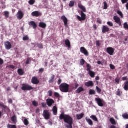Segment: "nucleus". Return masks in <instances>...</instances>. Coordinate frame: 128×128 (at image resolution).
Wrapping results in <instances>:
<instances>
[{
    "instance_id": "864d4df0",
    "label": "nucleus",
    "mask_w": 128,
    "mask_h": 128,
    "mask_svg": "<svg viewBox=\"0 0 128 128\" xmlns=\"http://www.w3.org/2000/svg\"><path fill=\"white\" fill-rule=\"evenodd\" d=\"M115 82L117 84H119V83L120 82V78H116L115 79Z\"/></svg>"
},
{
    "instance_id": "412c9836",
    "label": "nucleus",
    "mask_w": 128,
    "mask_h": 128,
    "mask_svg": "<svg viewBox=\"0 0 128 128\" xmlns=\"http://www.w3.org/2000/svg\"><path fill=\"white\" fill-rule=\"evenodd\" d=\"M38 26L42 28H46V24L44 22H40Z\"/></svg>"
},
{
    "instance_id": "9d476101",
    "label": "nucleus",
    "mask_w": 128,
    "mask_h": 128,
    "mask_svg": "<svg viewBox=\"0 0 128 128\" xmlns=\"http://www.w3.org/2000/svg\"><path fill=\"white\" fill-rule=\"evenodd\" d=\"M95 100L96 102H97L98 105L100 107H102L104 106L103 101L100 98H96Z\"/></svg>"
},
{
    "instance_id": "f704fd0d",
    "label": "nucleus",
    "mask_w": 128,
    "mask_h": 128,
    "mask_svg": "<svg viewBox=\"0 0 128 128\" xmlns=\"http://www.w3.org/2000/svg\"><path fill=\"white\" fill-rule=\"evenodd\" d=\"M90 118H91L93 120L98 122V118L96 116L94 115H92L91 116H90Z\"/></svg>"
},
{
    "instance_id": "6ab92c4d",
    "label": "nucleus",
    "mask_w": 128,
    "mask_h": 128,
    "mask_svg": "<svg viewBox=\"0 0 128 128\" xmlns=\"http://www.w3.org/2000/svg\"><path fill=\"white\" fill-rule=\"evenodd\" d=\"M78 8H79L81 10H82V11L84 12H86V8L82 6V4H80V3L78 4Z\"/></svg>"
},
{
    "instance_id": "58836bf2",
    "label": "nucleus",
    "mask_w": 128,
    "mask_h": 128,
    "mask_svg": "<svg viewBox=\"0 0 128 128\" xmlns=\"http://www.w3.org/2000/svg\"><path fill=\"white\" fill-rule=\"evenodd\" d=\"M96 92L94 91V90H92V89H90L89 90V94L90 95H92V94H95Z\"/></svg>"
},
{
    "instance_id": "6e6d98bb",
    "label": "nucleus",
    "mask_w": 128,
    "mask_h": 128,
    "mask_svg": "<svg viewBox=\"0 0 128 128\" xmlns=\"http://www.w3.org/2000/svg\"><path fill=\"white\" fill-rule=\"evenodd\" d=\"M96 46H100V41L99 40L96 41Z\"/></svg>"
},
{
    "instance_id": "7ed1b4c3",
    "label": "nucleus",
    "mask_w": 128,
    "mask_h": 128,
    "mask_svg": "<svg viewBox=\"0 0 128 128\" xmlns=\"http://www.w3.org/2000/svg\"><path fill=\"white\" fill-rule=\"evenodd\" d=\"M21 90H34V88L28 84H22Z\"/></svg>"
},
{
    "instance_id": "a18cd8bd",
    "label": "nucleus",
    "mask_w": 128,
    "mask_h": 128,
    "mask_svg": "<svg viewBox=\"0 0 128 128\" xmlns=\"http://www.w3.org/2000/svg\"><path fill=\"white\" fill-rule=\"evenodd\" d=\"M117 14H118V15L121 16V18H123V14H122L121 11L117 10Z\"/></svg>"
},
{
    "instance_id": "423d86ee",
    "label": "nucleus",
    "mask_w": 128,
    "mask_h": 128,
    "mask_svg": "<svg viewBox=\"0 0 128 128\" xmlns=\"http://www.w3.org/2000/svg\"><path fill=\"white\" fill-rule=\"evenodd\" d=\"M113 19L115 22L118 24L120 26H122L120 18L118 17L117 16H114Z\"/></svg>"
},
{
    "instance_id": "ddd939ff",
    "label": "nucleus",
    "mask_w": 128,
    "mask_h": 128,
    "mask_svg": "<svg viewBox=\"0 0 128 128\" xmlns=\"http://www.w3.org/2000/svg\"><path fill=\"white\" fill-rule=\"evenodd\" d=\"M60 19H62L63 22H64V26L66 28H67L68 26V20L66 17L65 16H62V17H60Z\"/></svg>"
},
{
    "instance_id": "c9c22d12",
    "label": "nucleus",
    "mask_w": 128,
    "mask_h": 128,
    "mask_svg": "<svg viewBox=\"0 0 128 128\" xmlns=\"http://www.w3.org/2000/svg\"><path fill=\"white\" fill-rule=\"evenodd\" d=\"M31 61H32V59L30 58H28L26 62H25V64H30L31 63Z\"/></svg>"
},
{
    "instance_id": "e2e57ef3",
    "label": "nucleus",
    "mask_w": 128,
    "mask_h": 128,
    "mask_svg": "<svg viewBox=\"0 0 128 128\" xmlns=\"http://www.w3.org/2000/svg\"><path fill=\"white\" fill-rule=\"evenodd\" d=\"M79 84H78L76 82L74 83V88L76 89L78 87Z\"/></svg>"
},
{
    "instance_id": "1a4fd4ad",
    "label": "nucleus",
    "mask_w": 128,
    "mask_h": 128,
    "mask_svg": "<svg viewBox=\"0 0 128 128\" xmlns=\"http://www.w3.org/2000/svg\"><path fill=\"white\" fill-rule=\"evenodd\" d=\"M80 52L81 53L84 54L86 56H88V52L84 47H80Z\"/></svg>"
},
{
    "instance_id": "f03ea898",
    "label": "nucleus",
    "mask_w": 128,
    "mask_h": 128,
    "mask_svg": "<svg viewBox=\"0 0 128 128\" xmlns=\"http://www.w3.org/2000/svg\"><path fill=\"white\" fill-rule=\"evenodd\" d=\"M59 88L62 92L67 93L70 90V85L66 82H63L62 84H60Z\"/></svg>"
},
{
    "instance_id": "9b49d317",
    "label": "nucleus",
    "mask_w": 128,
    "mask_h": 128,
    "mask_svg": "<svg viewBox=\"0 0 128 128\" xmlns=\"http://www.w3.org/2000/svg\"><path fill=\"white\" fill-rule=\"evenodd\" d=\"M110 32V28L107 26L103 25L102 28V33L106 34V32Z\"/></svg>"
},
{
    "instance_id": "f257e3e1",
    "label": "nucleus",
    "mask_w": 128,
    "mask_h": 128,
    "mask_svg": "<svg viewBox=\"0 0 128 128\" xmlns=\"http://www.w3.org/2000/svg\"><path fill=\"white\" fill-rule=\"evenodd\" d=\"M59 118L60 120H64L65 123H67L68 124L65 125L66 128H72L73 124V119L70 115L64 114V112H62L60 114L59 116Z\"/></svg>"
},
{
    "instance_id": "6e6552de",
    "label": "nucleus",
    "mask_w": 128,
    "mask_h": 128,
    "mask_svg": "<svg viewBox=\"0 0 128 128\" xmlns=\"http://www.w3.org/2000/svg\"><path fill=\"white\" fill-rule=\"evenodd\" d=\"M31 83L34 84H38L40 83V80H38L36 76H32L31 79Z\"/></svg>"
},
{
    "instance_id": "72a5a7b5",
    "label": "nucleus",
    "mask_w": 128,
    "mask_h": 128,
    "mask_svg": "<svg viewBox=\"0 0 128 128\" xmlns=\"http://www.w3.org/2000/svg\"><path fill=\"white\" fill-rule=\"evenodd\" d=\"M7 128H16V125L8 124Z\"/></svg>"
},
{
    "instance_id": "a878e982",
    "label": "nucleus",
    "mask_w": 128,
    "mask_h": 128,
    "mask_svg": "<svg viewBox=\"0 0 128 128\" xmlns=\"http://www.w3.org/2000/svg\"><path fill=\"white\" fill-rule=\"evenodd\" d=\"M86 121L87 123H88L90 126H92L93 123H92V121L91 120V119L86 118Z\"/></svg>"
},
{
    "instance_id": "c756f323",
    "label": "nucleus",
    "mask_w": 128,
    "mask_h": 128,
    "mask_svg": "<svg viewBox=\"0 0 128 128\" xmlns=\"http://www.w3.org/2000/svg\"><path fill=\"white\" fill-rule=\"evenodd\" d=\"M84 116V114H76V118L78 120H81Z\"/></svg>"
},
{
    "instance_id": "052dcab7",
    "label": "nucleus",
    "mask_w": 128,
    "mask_h": 128,
    "mask_svg": "<svg viewBox=\"0 0 128 128\" xmlns=\"http://www.w3.org/2000/svg\"><path fill=\"white\" fill-rule=\"evenodd\" d=\"M6 68L14 69L15 68V66L14 65H9L7 66Z\"/></svg>"
},
{
    "instance_id": "2f4dec72",
    "label": "nucleus",
    "mask_w": 128,
    "mask_h": 128,
    "mask_svg": "<svg viewBox=\"0 0 128 128\" xmlns=\"http://www.w3.org/2000/svg\"><path fill=\"white\" fill-rule=\"evenodd\" d=\"M110 121L111 124H112L113 125H116V120L114 118H110Z\"/></svg>"
},
{
    "instance_id": "de8ad7c7",
    "label": "nucleus",
    "mask_w": 128,
    "mask_h": 128,
    "mask_svg": "<svg viewBox=\"0 0 128 128\" xmlns=\"http://www.w3.org/2000/svg\"><path fill=\"white\" fill-rule=\"evenodd\" d=\"M32 106H37L38 104L36 101L34 100L32 102Z\"/></svg>"
},
{
    "instance_id": "cd10ccee",
    "label": "nucleus",
    "mask_w": 128,
    "mask_h": 128,
    "mask_svg": "<svg viewBox=\"0 0 128 128\" xmlns=\"http://www.w3.org/2000/svg\"><path fill=\"white\" fill-rule=\"evenodd\" d=\"M55 78V76L54 74H52V76H51L50 78V80H48V82L51 84L54 81Z\"/></svg>"
},
{
    "instance_id": "c85d7f7f",
    "label": "nucleus",
    "mask_w": 128,
    "mask_h": 128,
    "mask_svg": "<svg viewBox=\"0 0 128 128\" xmlns=\"http://www.w3.org/2000/svg\"><path fill=\"white\" fill-rule=\"evenodd\" d=\"M4 16H5L6 18H8L10 17V12L8 11H4Z\"/></svg>"
},
{
    "instance_id": "3c124183",
    "label": "nucleus",
    "mask_w": 128,
    "mask_h": 128,
    "mask_svg": "<svg viewBox=\"0 0 128 128\" xmlns=\"http://www.w3.org/2000/svg\"><path fill=\"white\" fill-rule=\"evenodd\" d=\"M48 96H52V90H50L48 92Z\"/></svg>"
},
{
    "instance_id": "79ce46f5",
    "label": "nucleus",
    "mask_w": 128,
    "mask_h": 128,
    "mask_svg": "<svg viewBox=\"0 0 128 128\" xmlns=\"http://www.w3.org/2000/svg\"><path fill=\"white\" fill-rule=\"evenodd\" d=\"M122 116L123 118H124L126 120L128 119V114H127L126 113L122 114Z\"/></svg>"
},
{
    "instance_id": "bf43d9fd",
    "label": "nucleus",
    "mask_w": 128,
    "mask_h": 128,
    "mask_svg": "<svg viewBox=\"0 0 128 128\" xmlns=\"http://www.w3.org/2000/svg\"><path fill=\"white\" fill-rule=\"evenodd\" d=\"M107 24L110 26H113V23L112 22H108Z\"/></svg>"
},
{
    "instance_id": "774afa93",
    "label": "nucleus",
    "mask_w": 128,
    "mask_h": 128,
    "mask_svg": "<svg viewBox=\"0 0 128 128\" xmlns=\"http://www.w3.org/2000/svg\"><path fill=\"white\" fill-rule=\"evenodd\" d=\"M97 22L101 24H102V21L99 18H98L97 20Z\"/></svg>"
},
{
    "instance_id": "bb28decb",
    "label": "nucleus",
    "mask_w": 128,
    "mask_h": 128,
    "mask_svg": "<svg viewBox=\"0 0 128 128\" xmlns=\"http://www.w3.org/2000/svg\"><path fill=\"white\" fill-rule=\"evenodd\" d=\"M18 73L20 76H22L24 74V72L22 69L19 68L18 70Z\"/></svg>"
},
{
    "instance_id": "13d9d810",
    "label": "nucleus",
    "mask_w": 128,
    "mask_h": 128,
    "mask_svg": "<svg viewBox=\"0 0 128 128\" xmlns=\"http://www.w3.org/2000/svg\"><path fill=\"white\" fill-rule=\"evenodd\" d=\"M29 40V38L28 36H25L23 37V40L24 41H27Z\"/></svg>"
},
{
    "instance_id": "f3484780",
    "label": "nucleus",
    "mask_w": 128,
    "mask_h": 128,
    "mask_svg": "<svg viewBox=\"0 0 128 128\" xmlns=\"http://www.w3.org/2000/svg\"><path fill=\"white\" fill-rule=\"evenodd\" d=\"M94 85V82L91 80H89L85 83V86L87 87H92Z\"/></svg>"
},
{
    "instance_id": "5fc2aeb1",
    "label": "nucleus",
    "mask_w": 128,
    "mask_h": 128,
    "mask_svg": "<svg viewBox=\"0 0 128 128\" xmlns=\"http://www.w3.org/2000/svg\"><path fill=\"white\" fill-rule=\"evenodd\" d=\"M122 80L123 81H124V80L128 81V76H123V77H122Z\"/></svg>"
},
{
    "instance_id": "4c0bfd02",
    "label": "nucleus",
    "mask_w": 128,
    "mask_h": 128,
    "mask_svg": "<svg viewBox=\"0 0 128 128\" xmlns=\"http://www.w3.org/2000/svg\"><path fill=\"white\" fill-rule=\"evenodd\" d=\"M107 8H108V4H107V2H104V10H106L107 9Z\"/></svg>"
},
{
    "instance_id": "680f3d73",
    "label": "nucleus",
    "mask_w": 128,
    "mask_h": 128,
    "mask_svg": "<svg viewBox=\"0 0 128 128\" xmlns=\"http://www.w3.org/2000/svg\"><path fill=\"white\" fill-rule=\"evenodd\" d=\"M38 46L39 48H43V45L42 44H38Z\"/></svg>"
},
{
    "instance_id": "603ef678",
    "label": "nucleus",
    "mask_w": 128,
    "mask_h": 128,
    "mask_svg": "<svg viewBox=\"0 0 128 128\" xmlns=\"http://www.w3.org/2000/svg\"><path fill=\"white\" fill-rule=\"evenodd\" d=\"M54 96L56 98H58L60 97V94L58 92H54Z\"/></svg>"
},
{
    "instance_id": "e433bc0d",
    "label": "nucleus",
    "mask_w": 128,
    "mask_h": 128,
    "mask_svg": "<svg viewBox=\"0 0 128 128\" xmlns=\"http://www.w3.org/2000/svg\"><path fill=\"white\" fill-rule=\"evenodd\" d=\"M122 93V92L120 91V89H117V91L116 92V96H120Z\"/></svg>"
},
{
    "instance_id": "a211bd4d",
    "label": "nucleus",
    "mask_w": 128,
    "mask_h": 128,
    "mask_svg": "<svg viewBox=\"0 0 128 128\" xmlns=\"http://www.w3.org/2000/svg\"><path fill=\"white\" fill-rule=\"evenodd\" d=\"M28 24L30 26H32L33 28H34V29L36 28H37L36 24L34 21H30V22H29V23Z\"/></svg>"
},
{
    "instance_id": "c03bdc74",
    "label": "nucleus",
    "mask_w": 128,
    "mask_h": 128,
    "mask_svg": "<svg viewBox=\"0 0 128 128\" xmlns=\"http://www.w3.org/2000/svg\"><path fill=\"white\" fill-rule=\"evenodd\" d=\"M86 62V61L84 60V59L82 58V59H80V64L81 66H83L84 64Z\"/></svg>"
},
{
    "instance_id": "a19ab883",
    "label": "nucleus",
    "mask_w": 128,
    "mask_h": 128,
    "mask_svg": "<svg viewBox=\"0 0 128 128\" xmlns=\"http://www.w3.org/2000/svg\"><path fill=\"white\" fill-rule=\"evenodd\" d=\"M123 28H124L128 30V24L126 22H125L124 23V24H123Z\"/></svg>"
},
{
    "instance_id": "37998d69",
    "label": "nucleus",
    "mask_w": 128,
    "mask_h": 128,
    "mask_svg": "<svg viewBox=\"0 0 128 128\" xmlns=\"http://www.w3.org/2000/svg\"><path fill=\"white\" fill-rule=\"evenodd\" d=\"M24 123L25 126H28L29 124L28 119L24 118Z\"/></svg>"
},
{
    "instance_id": "7c9ffc66",
    "label": "nucleus",
    "mask_w": 128,
    "mask_h": 128,
    "mask_svg": "<svg viewBox=\"0 0 128 128\" xmlns=\"http://www.w3.org/2000/svg\"><path fill=\"white\" fill-rule=\"evenodd\" d=\"M0 106L2 108H5L6 110H8V107L5 106L3 102H0Z\"/></svg>"
},
{
    "instance_id": "0eeeda50",
    "label": "nucleus",
    "mask_w": 128,
    "mask_h": 128,
    "mask_svg": "<svg viewBox=\"0 0 128 128\" xmlns=\"http://www.w3.org/2000/svg\"><path fill=\"white\" fill-rule=\"evenodd\" d=\"M106 52L110 56H112L114 52V48L112 47H108L106 48Z\"/></svg>"
},
{
    "instance_id": "473e14b6",
    "label": "nucleus",
    "mask_w": 128,
    "mask_h": 128,
    "mask_svg": "<svg viewBox=\"0 0 128 128\" xmlns=\"http://www.w3.org/2000/svg\"><path fill=\"white\" fill-rule=\"evenodd\" d=\"M88 73H89L90 76H91V78H94V76H95L94 72L92 70V71L88 72Z\"/></svg>"
},
{
    "instance_id": "338daca9",
    "label": "nucleus",
    "mask_w": 128,
    "mask_h": 128,
    "mask_svg": "<svg viewBox=\"0 0 128 128\" xmlns=\"http://www.w3.org/2000/svg\"><path fill=\"white\" fill-rule=\"evenodd\" d=\"M128 2V0H122V3L124 4Z\"/></svg>"
},
{
    "instance_id": "4d7b16f0",
    "label": "nucleus",
    "mask_w": 128,
    "mask_h": 128,
    "mask_svg": "<svg viewBox=\"0 0 128 128\" xmlns=\"http://www.w3.org/2000/svg\"><path fill=\"white\" fill-rule=\"evenodd\" d=\"M110 67L111 70H113L115 69V66L112 64H110Z\"/></svg>"
},
{
    "instance_id": "4be33fe9",
    "label": "nucleus",
    "mask_w": 128,
    "mask_h": 128,
    "mask_svg": "<svg viewBox=\"0 0 128 128\" xmlns=\"http://www.w3.org/2000/svg\"><path fill=\"white\" fill-rule=\"evenodd\" d=\"M123 88L124 90H128V81H126L124 82V86H123Z\"/></svg>"
},
{
    "instance_id": "0e129e2a",
    "label": "nucleus",
    "mask_w": 128,
    "mask_h": 128,
    "mask_svg": "<svg viewBox=\"0 0 128 128\" xmlns=\"http://www.w3.org/2000/svg\"><path fill=\"white\" fill-rule=\"evenodd\" d=\"M4 64V60H2L1 58H0V65H2Z\"/></svg>"
},
{
    "instance_id": "aec40b11",
    "label": "nucleus",
    "mask_w": 128,
    "mask_h": 128,
    "mask_svg": "<svg viewBox=\"0 0 128 128\" xmlns=\"http://www.w3.org/2000/svg\"><path fill=\"white\" fill-rule=\"evenodd\" d=\"M52 110L53 112L54 115L56 116L58 114V107L54 106Z\"/></svg>"
},
{
    "instance_id": "ea45409f",
    "label": "nucleus",
    "mask_w": 128,
    "mask_h": 128,
    "mask_svg": "<svg viewBox=\"0 0 128 128\" xmlns=\"http://www.w3.org/2000/svg\"><path fill=\"white\" fill-rule=\"evenodd\" d=\"M86 68H87V69H86V70L87 71H92L91 70V68H92V66H90V64H86Z\"/></svg>"
},
{
    "instance_id": "8fccbe9b",
    "label": "nucleus",
    "mask_w": 128,
    "mask_h": 128,
    "mask_svg": "<svg viewBox=\"0 0 128 128\" xmlns=\"http://www.w3.org/2000/svg\"><path fill=\"white\" fill-rule=\"evenodd\" d=\"M34 2H35L34 0H30L29 2H28V3L30 5L34 4Z\"/></svg>"
},
{
    "instance_id": "2eb2a0df",
    "label": "nucleus",
    "mask_w": 128,
    "mask_h": 128,
    "mask_svg": "<svg viewBox=\"0 0 128 128\" xmlns=\"http://www.w3.org/2000/svg\"><path fill=\"white\" fill-rule=\"evenodd\" d=\"M5 48L7 50H10L12 48V44L8 41L4 42Z\"/></svg>"
},
{
    "instance_id": "b1692460",
    "label": "nucleus",
    "mask_w": 128,
    "mask_h": 128,
    "mask_svg": "<svg viewBox=\"0 0 128 128\" xmlns=\"http://www.w3.org/2000/svg\"><path fill=\"white\" fill-rule=\"evenodd\" d=\"M65 44L68 48H70V42L69 40L67 39L65 40Z\"/></svg>"
},
{
    "instance_id": "dca6fc26",
    "label": "nucleus",
    "mask_w": 128,
    "mask_h": 128,
    "mask_svg": "<svg viewBox=\"0 0 128 128\" xmlns=\"http://www.w3.org/2000/svg\"><path fill=\"white\" fill-rule=\"evenodd\" d=\"M31 16H42L41 12H39L38 11H34L32 12H31Z\"/></svg>"
},
{
    "instance_id": "49530a36",
    "label": "nucleus",
    "mask_w": 128,
    "mask_h": 128,
    "mask_svg": "<svg viewBox=\"0 0 128 128\" xmlns=\"http://www.w3.org/2000/svg\"><path fill=\"white\" fill-rule=\"evenodd\" d=\"M96 89L98 94H100L102 90L98 86H96Z\"/></svg>"
},
{
    "instance_id": "5701e85b",
    "label": "nucleus",
    "mask_w": 128,
    "mask_h": 128,
    "mask_svg": "<svg viewBox=\"0 0 128 128\" xmlns=\"http://www.w3.org/2000/svg\"><path fill=\"white\" fill-rule=\"evenodd\" d=\"M11 120L13 124H16L17 120H16V116L14 115L12 116V117L11 118Z\"/></svg>"
},
{
    "instance_id": "39448f33",
    "label": "nucleus",
    "mask_w": 128,
    "mask_h": 128,
    "mask_svg": "<svg viewBox=\"0 0 128 128\" xmlns=\"http://www.w3.org/2000/svg\"><path fill=\"white\" fill-rule=\"evenodd\" d=\"M42 116L45 120H48L50 118V112L48 110H44V112H42Z\"/></svg>"
},
{
    "instance_id": "69168bd1",
    "label": "nucleus",
    "mask_w": 128,
    "mask_h": 128,
    "mask_svg": "<svg viewBox=\"0 0 128 128\" xmlns=\"http://www.w3.org/2000/svg\"><path fill=\"white\" fill-rule=\"evenodd\" d=\"M42 108H46V104L44 102H42Z\"/></svg>"
},
{
    "instance_id": "f8f14e48",
    "label": "nucleus",
    "mask_w": 128,
    "mask_h": 128,
    "mask_svg": "<svg viewBox=\"0 0 128 128\" xmlns=\"http://www.w3.org/2000/svg\"><path fill=\"white\" fill-rule=\"evenodd\" d=\"M55 102L53 99L48 98L46 99V104L48 106H52L53 104H54Z\"/></svg>"
},
{
    "instance_id": "4468645a",
    "label": "nucleus",
    "mask_w": 128,
    "mask_h": 128,
    "mask_svg": "<svg viewBox=\"0 0 128 128\" xmlns=\"http://www.w3.org/2000/svg\"><path fill=\"white\" fill-rule=\"evenodd\" d=\"M24 14L22 10H18L17 14V18L18 20H22Z\"/></svg>"
},
{
    "instance_id": "09e8293b",
    "label": "nucleus",
    "mask_w": 128,
    "mask_h": 128,
    "mask_svg": "<svg viewBox=\"0 0 128 128\" xmlns=\"http://www.w3.org/2000/svg\"><path fill=\"white\" fill-rule=\"evenodd\" d=\"M74 0H71L70 3H69V6L72 7L74 6Z\"/></svg>"
},
{
    "instance_id": "20e7f679",
    "label": "nucleus",
    "mask_w": 128,
    "mask_h": 128,
    "mask_svg": "<svg viewBox=\"0 0 128 128\" xmlns=\"http://www.w3.org/2000/svg\"><path fill=\"white\" fill-rule=\"evenodd\" d=\"M80 16L78 15L76 16V18L80 22L84 21L86 19V15L82 11H80Z\"/></svg>"
},
{
    "instance_id": "393cba45",
    "label": "nucleus",
    "mask_w": 128,
    "mask_h": 128,
    "mask_svg": "<svg viewBox=\"0 0 128 128\" xmlns=\"http://www.w3.org/2000/svg\"><path fill=\"white\" fill-rule=\"evenodd\" d=\"M84 90L82 86H80L76 90V93L80 94V92H83Z\"/></svg>"
}]
</instances>
